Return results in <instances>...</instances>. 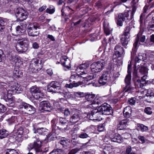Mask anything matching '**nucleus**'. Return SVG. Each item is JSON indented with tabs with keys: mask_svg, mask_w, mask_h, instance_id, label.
Listing matches in <instances>:
<instances>
[{
	"mask_svg": "<svg viewBox=\"0 0 154 154\" xmlns=\"http://www.w3.org/2000/svg\"><path fill=\"white\" fill-rule=\"evenodd\" d=\"M138 1H132L131 5L132 8V11H128L127 12L119 14L117 22V25L122 26H123V21H125V22H128L134 18V14L137 7Z\"/></svg>",
	"mask_w": 154,
	"mask_h": 154,
	"instance_id": "1",
	"label": "nucleus"
},
{
	"mask_svg": "<svg viewBox=\"0 0 154 154\" xmlns=\"http://www.w3.org/2000/svg\"><path fill=\"white\" fill-rule=\"evenodd\" d=\"M31 140L33 142L32 143H30L28 145L27 149L29 152L27 154H33L32 152H30L32 149H34L35 154H42L43 152L41 148L42 142L39 137L35 136L32 137Z\"/></svg>",
	"mask_w": 154,
	"mask_h": 154,
	"instance_id": "2",
	"label": "nucleus"
},
{
	"mask_svg": "<svg viewBox=\"0 0 154 154\" xmlns=\"http://www.w3.org/2000/svg\"><path fill=\"white\" fill-rule=\"evenodd\" d=\"M105 65V63L104 61L101 60L100 61L91 64V68L92 72H94V75H96L103 69Z\"/></svg>",
	"mask_w": 154,
	"mask_h": 154,
	"instance_id": "3",
	"label": "nucleus"
},
{
	"mask_svg": "<svg viewBox=\"0 0 154 154\" xmlns=\"http://www.w3.org/2000/svg\"><path fill=\"white\" fill-rule=\"evenodd\" d=\"M38 26L36 23H34L29 25L27 27V32L28 35L30 36L35 37L38 35L39 32L37 31Z\"/></svg>",
	"mask_w": 154,
	"mask_h": 154,
	"instance_id": "4",
	"label": "nucleus"
},
{
	"mask_svg": "<svg viewBox=\"0 0 154 154\" xmlns=\"http://www.w3.org/2000/svg\"><path fill=\"white\" fill-rule=\"evenodd\" d=\"M98 110L101 112V114L105 115L112 116L113 111L110 106L106 103H104L98 107Z\"/></svg>",
	"mask_w": 154,
	"mask_h": 154,
	"instance_id": "5",
	"label": "nucleus"
},
{
	"mask_svg": "<svg viewBox=\"0 0 154 154\" xmlns=\"http://www.w3.org/2000/svg\"><path fill=\"white\" fill-rule=\"evenodd\" d=\"M60 83L57 81L52 82L48 87L47 90L48 92H55L59 93H62Z\"/></svg>",
	"mask_w": 154,
	"mask_h": 154,
	"instance_id": "6",
	"label": "nucleus"
},
{
	"mask_svg": "<svg viewBox=\"0 0 154 154\" xmlns=\"http://www.w3.org/2000/svg\"><path fill=\"white\" fill-rule=\"evenodd\" d=\"M29 44L28 38L26 37H21L18 41L17 46L20 48L19 49L21 52H25L27 49Z\"/></svg>",
	"mask_w": 154,
	"mask_h": 154,
	"instance_id": "7",
	"label": "nucleus"
},
{
	"mask_svg": "<svg viewBox=\"0 0 154 154\" xmlns=\"http://www.w3.org/2000/svg\"><path fill=\"white\" fill-rule=\"evenodd\" d=\"M30 91L32 95L35 99L41 100L43 96V94L41 92L40 88L36 86H34L30 88Z\"/></svg>",
	"mask_w": 154,
	"mask_h": 154,
	"instance_id": "8",
	"label": "nucleus"
},
{
	"mask_svg": "<svg viewBox=\"0 0 154 154\" xmlns=\"http://www.w3.org/2000/svg\"><path fill=\"white\" fill-rule=\"evenodd\" d=\"M16 17L20 21H23L26 19L27 17V13L23 9L18 8L14 10Z\"/></svg>",
	"mask_w": 154,
	"mask_h": 154,
	"instance_id": "9",
	"label": "nucleus"
},
{
	"mask_svg": "<svg viewBox=\"0 0 154 154\" xmlns=\"http://www.w3.org/2000/svg\"><path fill=\"white\" fill-rule=\"evenodd\" d=\"M101 114V112L98 110V108L95 109L91 111V113L88 114H85L87 115V118L91 120H97L100 117V115Z\"/></svg>",
	"mask_w": 154,
	"mask_h": 154,
	"instance_id": "10",
	"label": "nucleus"
},
{
	"mask_svg": "<svg viewBox=\"0 0 154 154\" xmlns=\"http://www.w3.org/2000/svg\"><path fill=\"white\" fill-rule=\"evenodd\" d=\"M138 70L139 72L141 74H146L148 72L147 68L145 66L139 65H134V69L133 72V76L134 77L137 76V70Z\"/></svg>",
	"mask_w": 154,
	"mask_h": 154,
	"instance_id": "11",
	"label": "nucleus"
},
{
	"mask_svg": "<svg viewBox=\"0 0 154 154\" xmlns=\"http://www.w3.org/2000/svg\"><path fill=\"white\" fill-rule=\"evenodd\" d=\"M20 108L24 109L28 114L30 115L35 113V109L32 106L26 103H23L20 105Z\"/></svg>",
	"mask_w": 154,
	"mask_h": 154,
	"instance_id": "12",
	"label": "nucleus"
},
{
	"mask_svg": "<svg viewBox=\"0 0 154 154\" xmlns=\"http://www.w3.org/2000/svg\"><path fill=\"white\" fill-rule=\"evenodd\" d=\"M109 74L108 71L103 72L99 80V83L102 85H105L109 81Z\"/></svg>",
	"mask_w": 154,
	"mask_h": 154,
	"instance_id": "13",
	"label": "nucleus"
},
{
	"mask_svg": "<svg viewBox=\"0 0 154 154\" xmlns=\"http://www.w3.org/2000/svg\"><path fill=\"white\" fill-rule=\"evenodd\" d=\"M124 49L120 45H117L114 48V55L113 57L115 58L121 57L122 55L124 54Z\"/></svg>",
	"mask_w": 154,
	"mask_h": 154,
	"instance_id": "14",
	"label": "nucleus"
},
{
	"mask_svg": "<svg viewBox=\"0 0 154 154\" xmlns=\"http://www.w3.org/2000/svg\"><path fill=\"white\" fill-rule=\"evenodd\" d=\"M26 27L25 24H20V26H18L15 28V32L12 34L14 35H20L25 31Z\"/></svg>",
	"mask_w": 154,
	"mask_h": 154,
	"instance_id": "15",
	"label": "nucleus"
},
{
	"mask_svg": "<svg viewBox=\"0 0 154 154\" xmlns=\"http://www.w3.org/2000/svg\"><path fill=\"white\" fill-rule=\"evenodd\" d=\"M40 108L42 110L44 111H50L52 109L50 103L46 101L42 102L40 104Z\"/></svg>",
	"mask_w": 154,
	"mask_h": 154,
	"instance_id": "16",
	"label": "nucleus"
},
{
	"mask_svg": "<svg viewBox=\"0 0 154 154\" xmlns=\"http://www.w3.org/2000/svg\"><path fill=\"white\" fill-rule=\"evenodd\" d=\"M33 132L35 133H38L39 134L45 135L47 134L48 130L43 128H36L33 126L32 129Z\"/></svg>",
	"mask_w": 154,
	"mask_h": 154,
	"instance_id": "17",
	"label": "nucleus"
},
{
	"mask_svg": "<svg viewBox=\"0 0 154 154\" xmlns=\"http://www.w3.org/2000/svg\"><path fill=\"white\" fill-rule=\"evenodd\" d=\"M8 85L5 83H2L0 85V94L2 96L6 95L8 92L9 91V90H7Z\"/></svg>",
	"mask_w": 154,
	"mask_h": 154,
	"instance_id": "18",
	"label": "nucleus"
},
{
	"mask_svg": "<svg viewBox=\"0 0 154 154\" xmlns=\"http://www.w3.org/2000/svg\"><path fill=\"white\" fill-rule=\"evenodd\" d=\"M44 62V61L42 59L40 60V63L39 62V60L38 59H34L31 61L30 66V67H33L34 68H35L36 66H39L40 65L42 66V65Z\"/></svg>",
	"mask_w": 154,
	"mask_h": 154,
	"instance_id": "19",
	"label": "nucleus"
},
{
	"mask_svg": "<svg viewBox=\"0 0 154 154\" xmlns=\"http://www.w3.org/2000/svg\"><path fill=\"white\" fill-rule=\"evenodd\" d=\"M8 58L11 63L14 65L18 66L17 63L20 61V58L17 56L10 55Z\"/></svg>",
	"mask_w": 154,
	"mask_h": 154,
	"instance_id": "20",
	"label": "nucleus"
},
{
	"mask_svg": "<svg viewBox=\"0 0 154 154\" xmlns=\"http://www.w3.org/2000/svg\"><path fill=\"white\" fill-rule=\"evenodd\" d=\"M81 119L80 115L75 113L72 115L69 119V121L73 124H75Z\"/></svg>",
	"mask_w": 154,
	"mask_h": 154,
	"instance_id": "21",
	"label": "nucleus"
},
{
	"mask_svg": "<svg viewBox=\"0 0 154 154\" xmlns=\"http://www.w3.org/2000/svg\"><path fill=\"white\" fill-rule=\"evenodd\" d=\"M61 62L62 65L66 67L67 68L70 67L69 60L66 56H63L61 59Z\"/></svg>",
	"mask_w": 154,
	"mask_h": 154,
	"instance_id": "22",
	"label": "nucleus"
},
{
	"mask_svg": "<svg viewBox=\"0 0 154 154\" xmlns=\"http://www.w3.org/2000/svg\"><path fill=\"white\" fill-rule=\"evenodd\" d=\"M146 58V54H145L139 53L137 57L135 59V64L137 65V63L140 62V61H143Z\"/></svg>",
	"mask_w": 154,
	"mask_h": 154,
	"instance_id": "23",
	"label": "nucleus"
},
{
	"mask_svg": "<svg viewBox=\"0 0 154 154\" xmlns=\"http://www.w3.org/2000/svg\"><path fill=\"white\" fill-rule=\"evenodd\" d=\"M112 141L120 143L123 141L122 137L119 134H116L112 137L110 138Z\"/></svg>",
	"mask_w": 154,
	"mask_h": 154,
	"instance_id": "24",
	"label": "nucleus"
},
{
	"mask_svg": "<svg viewBox=\"0 0 154 154\" xmlns=\"http://www.w3.org/2000/svg\"><path fill=\"white\" fill-rule=\"evenodd\" d=\"M127 122L128 121L126 119H124L120 121L118 125L117 130H121L125 129L126 127Z\"/></svg>",
	"mask_w": 154,
	"mask_h": 154,
	"instance_id": "25",
	"label": "nucleus"
},
{
	"mask_svg": "<svg viewBox=\"0 0 154 154\" xmlns=\"http://www.w3.org/2000/svg\"><path fill=\"white\" fill-rule=\"evenodd\" d=\"M132 112V109L129 106L125 107L123 112L124 116L126 118H129L131 116Z\"/></svg>",
	"mask_w": 154,
	"mask_h": 154,
	"instance_id": "26",
	"label": "nucleus"
},
{
	"mask_svg": "<svg viewBox=\"0 0 154 154\" xmlns=\"http://www.w3.org/2000/svg\"><path fill=\"white\" fill-rule=\"evenodd\" d=\"M121 44L124 46H126L129 41V37L127 36L122 35L120 38Z\"/></svg>",
	"mask_w": 154,
	"mask_h": 154,
	"instance_id": "27",
	"label": "nucleus"
},
{
	"mask_svg": "<svg viewBox=\"0 0 154 154\" xmlns=\"http://www.w3.org/2000/svg\"><path fill=\"white\" fill-rule=\"evenodd\" d=\"M16 84L13 87L11 86L12 88L10 89H9V91L12 92L13 93H20L22 91V89L21 87L16 86Z\"/></svg>",
	"mask_w": 154,
	"mask_h": 154,
	"instance_id": "28",
	"label": "nucleus"
},
{
	"mask_svg": "<svg viewBox=\"0 0 154 154\" xmlns=\"http://www.w3.org/2000/svg\"><path fill=\"white\" fill-rule=\"evenodd\" d=\"M82 84V82H73L70 83L69 84H66L65 85V87L67 88H72L73 87H77Z\"/></svg>",
	"mask_w": 154,
	"mask_h": 154,
	"instance_id": "29",
	"label": "nucleus"
},
{
	"mask_svg": "<svg viewBox=\"0 0 154 154\" xmlns=\"http://www.w3.org/2000/svg\"><path fill=\"white\" fill-rule=\"evenodd\" d=\"M7 19L0 17V31L2 32L5 28Z\"/></svg>",
	"mask_w": 154,
	"mask_h": 154,
	"instance_id": "30",
	"label": "nucleus"
},
{
	"mask_svg": "<svg viewBox=\"0 0 154 154\" xmlns=\"http://www.w3.org/2000/svg\"><path fill=\"white\" fill-rule=\"evenodd\" d=\"M9 133L8 132L4 129H2L0 130V139H2L3 138L7 137Z\"/></svg>",
	"mask_w": 154,
	"mask_h": 154,
	"instance_id": "31",
	"label": "nucleus"
},
{
	"mask_svg": "<svg viewBox=\"0 0 154 154\" xmlns=\"http://www.w3.org/2000/svg\"><path fill=\"white\" fill-rule=\"evenodd\" d=\"M60 94H63L64 97L66 98L70 99L72 100L74 99V94H73L69 92H65L63 93L62 91V93Z\"/></svg>",
	"mask_w": 154,
	"mask_h": 154,
	"instance_id": "32",
	"label": "nucleus"
},
{
	"mask_svg": "<svg viewBox=\"0 0 154 154\" xmlns=\"http://www.w3.org/2000/svg\"><path fill=\"white\" fill-rule=\"evenodd\" d=\"M131 28V27L130 26H126L124 29V32L123 35L130 37V32Z\"/></svg>",
	"mask_w": 154,
	"mask_h": 154,
	"instance_id": "33",
	"label": "nucleus"
},
{
	"mask_svg": "<svg viewBox=\"0 0 154 154\" xmlns=\"http://www.w3.org/2000/svg\"><path fill=\"white\" fill-rule=\"evenodd\" d=\"M134 85L135 87L138 88H141L144 85V83L142 82L140 79H137L134 82Z\"/></svg>",
	"mask_w": 154,
	"mask_h": 154,
	"instance_id": "34",
	"label": "nucleus"
},
{
	"mask_svg": "<svg viewBox=\"0 0 154 154\" xmlns=\"http://www.w3.org/2000/svg\"><path fill=\"white\" fill-rule=\"evenodd\" d=\"M133 90V88L131 87L130 84L126 85L123 88V91L124 92V93L127 92L129 93Z\"/></svg>",
	"mask_w": 154,
	"mask_h": 154,
	"instance_id": "35",
	"label": "nucleus"
},
{
	"mask_svg": "<svg viewBox=\"0 0 154 154\" xmlns=\"http://www.w3.org/2000/svg\"><path fill=\"white\" fill-rule=\"evenodd\" d=\"M94 103L96 104L98 106L103 102V100L101 97H96L93 100Z\"/></svg>",
	"mask_w": 154,
	"mask_h": 154,
	"instance_id": "36",
	"label": "nucleus"
},
{
	"mask_svg": "<svg viewBox=\"0 0 154 154\" xmlns=\"http://www.w3.org/2000/svg\"><path fill=\"white\" fill-rule=\"evenodd\" d=\"M85 97L88 101H91L92 102L94 100L95 95L94 94H88L86 95Z\"/></svg>",
	"mask_w": 154,
	"mask_h": 154,
	"instance_id": "37",
	"label": "nucleus"
},
{
	"mask_svg": "<svg viewBox=\"0 0 154 154\" xmlns=\"http://www.w3.org/2000/svg\"><path fill=\"white\" fill-rule=\"evenodd\" d=\"M11 94L8 93V92L6 95H4L3 96V99L6 102L8 101H11L13 100L11 97Z\"/></svg>",
	"mask_w": 154,
	"mask_h": 154,
	"instance_id": "38",
	"label": "nucleus"
},
{
	"mask_svg": "<svg viewBox=\"0 0 154 154\" xmlns=\"http://www.w3.org/2000/svg\"><path fill=\"white\" fill-rule=\"evenodd\" d=\"M112 151V149L110 147L106 146L103 149V154H111Z\"/></svg>",
	"mask_w": 154,
	"mask_h": 154,
	"instance_id": "39",
	"label": "nucleus"
},
{
	"mask_svg": "<svg viewBox=\"0 0 154 154\" xmlns=\"http://www.w3.org/2000/svg\"><path fill=\"white\" fill-rule=\"evenodd\" d=\"M131 74H128L125 78V82L126 85L130 84L131 79Z\"/></svg>",
	"mask_w": 154,
	"mask_h": 154,
	"instance_id": "40",
	"label": "nucleus"
},
{
	"mask_svg": "<svg viewBox=\"0 0 154 154\" xmlns=\"http://www.w3.org/2000/svg\"><path fill=\"white\" fill-rule=\"evenodd\" d=\"M83 78H85V80L87 81H88L92 79H93V78L96 77V75H95L94 74V75L93 74H90V75H88L86 77H82Z\"/></svg>",
	"mask_w": 154,
	"mask_h": 154,
	"instance_id": "41",
	"label": "nucleus"
},
{
	"mask_svg": "<svg viewBox=\"0 0 154 154\" xmlns=\"http://www.w3.org/2000/svg\"><path fill=\"white\" fill-rule=\"evenodd\" d=\"M89 64L87 63H85L81 64L79 66L77 69H86L89 67Z\"/></svg>",
	"mask_w": 154,
	"mask_h": 154,
	"instance_id": "42",
	"label": "nucleus"
},
{
	"mask_svg": "<svg viewBox=\"0 0 154 154\" xmlns=\"http://www.w3.org/2000/svg\"><path fill=\"white\" fill-rule=\"evenodd\" d=\"M146 95L148 97H152L154 96V90L149 89L148 90Z\"/></svg>",
	"mask_w": 154,
	"mask_h": 154,
	"instance_id": "43",
	"label": "nucleus"
},
{
	"mask_svg": "<svg viewBox=\"0 0 154 154\" xmlns=\"http://www.w3.org/2000/svg\"><path fill=\"white\" fill-rule=\"evenodd\" d=\"M60 111L61 112H63V111H64L63 113L64 114V116L65 117L68 116L70 114V111L68 109H66L64 110H63L62 109H60Z\"/></svg>",
	"mask_w": 154,
	"mask_h": 154,
	"instance_id": "44",
	"label": "nucleus"
},
{
	"mask_svg": "<svg viewBox=\"0 0 154 154\" xmlns=\"http://www.w3.org/2000/svg\"><path fill=\"white\" fill-rule=\"evenodd\" d=\"M81 76L77 74L72 75L70 77V81H72V80H79Z\"/></svg>",
	"mask_w": 154,
	"mask_h": 154,
	"instance_id": "45",
	"label": "nucleus"
},
{
	"mask_svg": "<svg viewBox=\"0 0 154 154\" xmlns=\"http://www.w3.org/2000/svg\"><path fill=\"white\" fill-rule=\"evenodd\" d=\"M60 124L61 125H63L67 124L68 122V121L66 119L62 117H60L59 119Z\"/></svg>",
	"mask_w": 154,
	"mask_h": 154,
	"instance_id": "46",
	"label": "nucleus"
},
{
	"mask_svg": "<svg viewBox=\"0 0 154 154\" xmlns=\"http://www.w3.org/2000/svg\"><path fill=\"white\" fill-rule=\"evenodd\" d=\"M126 154H136V153L132 149L131 146H129L126 149Z\"/></svg>",
	"mask_w": 154,
	"mask_h": 154,
	"instance_id": "47",
	"label": "nucleus"
},
{
	"mask_svg": "<svg viewBox=\"0 0 154 154\" xmlns=\"http://www.w3.org/2000/svg\"><path fill=\"white\" fill-rule=\"evenodd\" d=\"M74 95L77 97H84L85 94L83 92H76L74 93Z\"/></svg>",
	"mask_w": 154,
	"mask_h": 154,
	"instance_id": "48",
	"label": "nucleus"
},
{
	"mask_svg": "<svg viewBox=\"0 0 154 154\" xmlns=\"http://www.w3.org/2000/svg\"><path fill=\"white\" fill-rule=\"evenodd\" d=\"M6 154H18L17 151L14 149H8Z\"/></svg>",
	"mask_w": 154,
	"mask_h": 154,
	"instance_id": "49",
	"label": "nucleus"
},
{
	"mask_svg": "<svg viewBox=\"0 0 154 154\" xmlns=\"http://www.w3.org/2000/svg\"><path fill=\"white\" fill-rule=\"evenodd\" d=\"M46 11L47 13L49 14H53L55 11L54 8L53 6L50 7L49 8H48L46 9Z\"/></svg>",
	"mask_w": 154,
	"mask_h": 154,
	"instance_id": "50",
	"label": "nucleus"
},
{
	"mask_svg": "<svg viewBox=\"0 0 154 154\" xmlns=\"http://www.w3.org/2000/svg\"><path fill=\"white\" fill-rule=\"evenodd\" d=\"M79 137L81 138H86L89 137L88 135L85 133L82 132L79 134Z\"/></svg>",
	"mask_w": 154,
	"mask_h": 154,
	"instance_id": "51",
	"label": "nucleus"
},
{
	"mask_svg": "<svg viewBox=\"0 0 154 154\" xmlns=\"http://www.w3.org/2000/svg\"><path fill=\"white\" fill-rule=\"evenodd\" d=\"M128 103L130 105H134L136 103V98L134 97L131 98L128 100Z\"/></svg>",
	"mask_w": 154,
	"mask_h": 154,
	"instance_id": "52",
	"label": "nucleus"
},
{
	"mask_svg": "<svg viewBox=\"0 0 154 154\" xmlns=\"http://www.w3.org/2000/svg\"><path fill=\"white\" fill-rule=\"evenodd\" d=\"M98 106L96 104L94 103V101H93L91 104L89 105L88 107L94 109H97L96 108Z\"/></svg>",
	"mask_w": 154,
	"mask_h": 154,
	"instance_id": "53",
	"label": "nucleus"
},
{
	"mask_svg": "<svg viewBox=\"0 0 154 154\" xmlns=\"http://www.w3.org/2000/svg\"><path fill=\"white\" fill-rule=\"evenodd\" d=\"M139 39V38L138 37V35L136 38L135 42L133 45L135 49H137L138 47Z\"/></svg>",
	"mask_w": 154,
	"mask_h": 154,
	"instance_id": "54",
	"label": "nucleus"
},
{
	"mask_svg": "<svg viewBox=\"0 0 154 154\" xmlns=\"http://www.w3.org/2000/svg\"><path fill=\"white\" fill-rule=\"evenodd\" d=\"M6 110V107L4 105L0 103V113H4Z\"/></svg>",
	"mask_w": 154,
	"mask_h": 154,
	"instance_id": "55",
	"label": "nucleus"
},
{
	"mask_svg": "<svg viewBox=\"0 0 154 154\" xmlns=\"http://www.w3.org/2000/svg\"><path fill=\"white\" fill-rule=\"evenodd\" d=\"M67 140L66 138H62L61 140L60 141V144L63 145H64L65 147H66V144H67L66 141Z\"/></svg>",
	"mask_w": 154,
	"mask_h": 154,
	"instance_id": "56",
	"label": "nucleus"
},
{
	"mask_svg": "<svg viewBox=\"0 0 154 154\" xmlns=\"http://www.w3.org/2000/svg\"><path fill=\"white\" fill-rule=\"evenodd\" d=\"M144 111L148 115L151 114L152 113L151 109L149 107L145 108L144 109Z\"/></svg>",
	"mask_w": 154,
	"mask_h": 154,
	"instance_id": "57",
	"label": "nucleus"
},
{
	"mask_svg": "<svg viewBox=\"0 0 154 154\" xmlns=\"http://www.w3.org/2000/svg\"><path fill=\"white\" fill-rule=\"evenodd\" d=\"M79 151V149L78 148L74 149L70 151L68 154H75Z\"/></svg>",
	"mask_w": 154,
	"mask_h": 154,
	"instance_id": "58",
	"label": "nucleus"
},
{
	"mask_svg": "<svg viewBox=\"0 0 154 154\" xmlns=\"http://www.w3.org/2000/svg\"><path fill=\"white\" fill-rule=\"evenodd\" d=\"M17 132H16L18 135H21L23 134V129L21 127H19L17 129Z\"/></svg>",
	"mask_w": 154,
	"mask_h": 154,
	"instance_id": "59",
	"label": "nucleus"
},
{
	"mask_svg": "<svg viewBox=\"0 0 154 154\" xmlns=\"http://www.w3.org/2000/svg\"><path fill=\"white\" fill-rule=\"evenodd\" d=\"M104 32L106 35H109L110 33V30L106 27L104 25Z\"/></svg>",
	"mask_w": 154,
	"mask_h": 154,
	"instance_id": "60",
	"label": "nucleus"
},
{
	"mask_svg": "<svg viewBox=\"0 0 154 154\" xmlns=\"http://www.w3.org/2000/svg\"><path fill=\"white\" fill-rule=\"evenodd\" d=\"M139 139L141 141L142 143H143L145 142V137L142 136H139L138 137Z\"/></svg>",
	"mask_w": 154,
	"mask_h": 154,
	"instance_id": "61",
	"label": "nucleus"
},
{
	"mask_svg": "<svg viewBox=\"0 0 154 154\" xmlns=\"http://www.w3.org/2000/svg\"><path fill=\"white\" fill-rule=\"evenodd\" d=\"M104 128L103 125H99L98 127V130L99 132H101L104 130Z\"/></svg>",
	"mask_w": 154,
	"mask_h": 154,
	"instance_id": "62",
	"label": "nucleus"
},
{
	"mask_svg": "<svg viewBox=\"0 0 154 154\" xmlns=\"http://www.w3.org/2000/svg\"><path fill=\"white\" fill-rule=\"evenodd\" d=\"M6 102V104L9 106H13L14 105L13 100H11V101H8Z\"/></svg>",
	"mask_w": 154,
	"mask_h": 154,
	"instance_id": "63",
	"label": "nucleus"
},
{
	"mask_svg": "<svg viewBox=\"0 0 154 154\" xmlns=\"http://www.w3.org/2000/svg\"><path fill=\"white\" fill-rule=\"evenodd\" d=\"M47 38L50 39L51 41H55V39L54 37L52 35L49 34L48 35H47Z\"/></svg>",
	"mask_w": 154,
	"mask_h": 154,
	"instance_id": "64",
	"label": "nucleus"
}]
</instances>
